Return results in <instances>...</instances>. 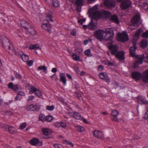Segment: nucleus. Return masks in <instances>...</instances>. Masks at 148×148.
Wrapping results in <instances>:
<instances>
[{
	"label": "nucleus",
	"mask_w": 148,
	"mask_h": 148,
	"mask_svg": "<svg viewBox=\"0 0 148 148\" xmlns=\"http://www.w3.org/2000/svg\"><path fill=\"white\" fill-rule=\"evenodd\" d=\"M94 35L98 39L110 40L113 39L114 32L113 30L111 28L106 29L105 31L99 29L95 32Z\"/></svg>",
	"instance_id": "f257e3e1"
},
{
	"label": "nucleus",
	"mask_w": 148,
	"mask_h": 148,
	"mask_svg": "<svg viewBox=\"0 0 148 148\" xmlns=\"http://www.w3.org/2000/svg\"><path fill=\"white\" fill-rule=\"evenodd\" d=\"M97 9V6L96 5L91 9L90 12L92 13V19L97 20L101 17H104L106 18H109L111 16V13L109 11L102 10L101 11H97L95 12L93 11Z\"/></svg>",
	"instance_id": "f03ea898"
},
{
	"label": "nucleus",
	"mask_w": 148,
	"mask_h": 148,
	"mask_svg": "<svg viewBox=\"0 0 148 148\" xmlns=\"http://www.w3.org/2000/svg\"><path fill=\"white\" fill-rule=\"evenodd\" d=\"M0 41L5 50L11 55L16 53L13 43L8 38L4 36L0 37Z\"/></svg>",
	"instance_id": "7ed1b4c3"
},
{
	"label": "nucleus",
	"mask_w": 148,
	"mask_h": 148,
	"mask_svg": "<svg viewBox=\"0 0 148 148\" xmlns=\"http://www.w3.org/2000/svg\"><path fill=\"white\" fill-rule=\"evenodd\" d=\"M21 26L24 28L25 30L27 32V33H29L33 35L36 34V32L33 27L25 20H22L21 21Z\"/></svg>",
	"instance_id": "20e7f679"
},
{
	"label": "nucleus",
	"mask_w": 148,
	"mask_h": 148,
	"mask_svg": "<svg viewBox=\"0 0 148 148\" xmlns=\"http://www.w3.org/2000/svg\"><path fill=\"white\" fill-rule=\"evenodd\" d=\"M68 114L76 119L80 120L83 121L84 123L87 122L86 119L82 116L80 113L78 112L70 111L68 112Z\"/></svg>",
	"instance_id": "39448f33"
},
{
	"label": "nucleus",
	"mask_w": 148,
	"mask_h": 148,
	"mask_svg": "<svg viewBox=\"0 0 148 148\" xmlns=\"http://www.w3.org/2000/svg\"><path fill=\"white\" fill-rule=\"evenodd\" d=\"M118 2H121L120 6L122 10H124L128 8L131 5V2L129 0H116Z\"/></svg>",
	"instance_id": "423d86ee"
},
{
	"label": "nucleus",
	"mask_w": 148,
	"mask_h": 148,
	"mask_svg": "<svg viewBox=\"0 0 148 148\" xmlns=\"http://www.w3.org/2000/svg\"><path fill=\"white\" fill-rule=\"evenodd\" d=\"M117 36L118 40L122 42H125L129 39L128 35L125 33L119 34Z\"/></svg>",
	"instance_id": "0eeeda50"
},
{
	"label": "nucleus",
	"mask_w": 148,
	"mask_h": 148,
	"mask_svg": "<svg viewBox=\"0 0 148 148\" xmlns=\"http://www.w3.org/2000/svg\"><path fill=\"white\" fill-rule=\"evenodd\" d=\"M41 27L49 33L51 32V26L47 20L43 21V23L41 25Z\"/></svg>",
	"instance_id": "6e6552de"
},
{
	"label": "nucleus",
	"mask_w": 148,
	"mask_h": 148,
	"mask_svg": "<svg viewBox=\"0 0 148 148\" xmlns=\"http://www.w3.org/2000/svg\"><path fill=\"white\" fill-rule=\"evenodd\" d=\"M98 76L100 78L103 79L107 83L110 82V79L108 77V75L105 72H102L98 74Z\"/></svg>",
	"instance_id": "1a4fd4ad"
},
{
	"label": "nucleus",
	"mask_w": 148,
	"mask_h": 148,
	"mask_svg": "<svg viewBox=\"0 0 148 148\" xmlns=\"http://www.w3.org/2000/svg\"><path fill=\"white\" fill-rule=\"evenodd\" d=\"M132 77L136 80L138 81L142 77L141 73L139 72H133L131 74Z\"/></svg>",
	"instance_id": "9d476101"
},
{
	"label": "nucleus",
	"mask_w": 148,
	"mask_h": 148,
	"mask_svg": "<svg viewBox=\"0 0 148 148\" xmlns=\"http://www.w3.org/2000/svg\"><path fill=\"white\" fill-rule=\"evenodd\" d=\"M115 56L117 58L120 60H125V52L123 51H118Z\"/></svg>",
	"instance_id": "9b49d317"
},
{
	"label": "nucleus",
	"mask_w": 148,
	"mask_h": 148,
	"mask_svg": "<svg viewBox=\"0 0 148 148\" xmlns=\"http://www.w3.org/2000/svg\"><path fill=\"white\" fill-rule=\"evenodd\" d=\"M103 3L104 5L108 8H114L115 6L114 1L112 0H105Z\"/></svg>",
	"instance_id": "f8f14e48"
},
{
	"label": "nucleus",
	"mask_w": 148,
	"mask_h": 148,
	"mask_svg": "<svg viewBox=\"0 0 148 148\" xmlns=\"http://www.w3.org/2000/svg\"><path fill=\"white\" fill-rule=\"evenodd\" d=\"M119 112L116 110H113L111 113V115L112 116L113 118L112 119V121H114L118 122L119 120L117 116L119 114Z\"/></svg>",
	"instance_id": "ddd939ff"
},
{
	"label": "nucleus",
	"mask_w": 148,
	"mask_h": 148,
	"mask_svg": "<svg viewBox=\"0 0 148 148\" xmlns=\"http://www.w3.org/2000/svg\"><path fill=\"white\" fill-rule=\"evenodd\" d=\"M109 49H110L111 53L113 55H115L118 52V48L115 45H111L109 46Z\"/></svg>",
	"instance_id": "4468645a"
},
{
	"label": "nucleus",
	"mask_w": 148,
	"mask_h": 148,
	"mask_svg": "<svg viewBox=\"0 0 148 148\" xmlns=\"http://www.w3.org/2000/svg\"><path fill=\"white\" fill-rule=\"evenodd\" d=\"M93 134L95 137L100 139H102L103 138V134L99 131L96 130L93 131Z\"/></svg>",
	"instance_id": "2eb2a0df"
},
{
	"label": "nucleus",
	"mask_w": 148,
	"mask_h": 148,
	"mask_svg": "<svg viewBox=\"0 0 148 148\" xmlns=\"http://www.w3.org/2000/svg\"><path fill=\"white\" fill-rule=\"evenodd\" d=\"M140 19V17L139 15H135L131 20V22L133 25L135 26L137 25Z\"/></svg>",
	"instance_id": "dca6fc26"
},
{
	"label": "nucleus",
	"mask_w": 148,
	"mask_h": 148,
	"mask_svg": "<svg viewBox=\"0 0 148 148\" xmlns=\"http://www.w3.org/2000/svg\"><path fill=\"white\" fill-rule=\"evenodd\" d=\"M8 88L14 91H16L18 88V85L17 84H14L12 82H10L8 85Z\"/></svg>",
	"instance_id": "f3484780"
},
{
	"label": "nucleus",
	"mask_w": 148,
	"mask_h": 148,
	"mask_svg": "<svg viewBox=\"0 0 148 148\" xmlns=\"http://www.w3.org/2000/svg\"><path fill=\"white\" fill-rule=\"evenodd\" d=\"M136 49V45L135 43H134V46L131 47L130 49V55L133 57L135 56V53Z\"/></svg>",
	"instance_id": "a211bd4d"
},
{
	"label": "nucleus",
	"mask_w": 148,
	"mask_h": 148,
	"mask_svg": "<svg viewBox=\"0 0 148 148\" xmlns=\"http://www.w3.org/2000/svg\"><path fill=\"white\" fill-rule=\"evenodd\" d=\"M138 103L141 104L143 105L148 104V101H147L145 98H143L141 97H138Z\"/></svg>",
	"instance_id": "6ab92c4d"
},
{
	"label": "nucleus",
	"mask_w": 148,
	"mask_h": 148,
	"mask_svg": "<svg viewBox=\"0 0 148 148\" xmlns=\"http://www.w3.org/2000/svg\"><path fill=\"white\" fill-rule=\"evenodd\" d=\"M110 20L111 21H112L117 24H119V19L116 15H113L111 16Z\"/></svg>",
	"instance_id": "aec40b11"
},
{
	"label": "nucleus",
	"mask_w": 148,
	"mask_h": 148,
	"mask_svg": "<svg viewBox=\"0 0 148 148\" xmlns=\"http://www.w3.org/2000/svg\"><path fill=\"white\" fill-rule=\"evenodd\" d=\"M60 81L64 84L65 85L66 84V79L64 73L60 74Z\"/></svg>",
	"instance_id": "412c9836"
},
{
	"label": "nucleus",
	"mask_w": 148,
	"mask_h": 148,
	"mask_svg": "<svg viewBox=\"0 0 148 148\" xmlns=\"http://www.w3.org/2000/svg\"><path fill=\"white\" fill-rule=\"evenodd\" d=\"M96 24L95 23L93 22L92 20H91L90 24L88 25V28L90 30L95 29L96 27Z\"/></svg>",
	"instance_id": "4be33fe9"
},
{
	"label": "nucleus",
	"mask_w": 148,
	"mask_h": 148,
	"mask_svg": "<svg viewBox=\"0 0 148 148\" xmlns=\"http://www.w3.org/2000/svg\"><path fill=\"white\" fill-rule=\"evenodd\" d=\"M142 31V29L139 28L136 31L135 33V35H134L133 37V39L134 40H137L138 39V38L140 35L141 32Z\"/></svg>",
	"instance_id": "5701e85b"
},
{
	"label": "nucleus",
	"mask_w": 148,
	"mask_h": 148,
	"mask_svg": "<svg viewBox=\"0 0 148 148\" xmlns=\"http://www.w3.org/2000/svg\"><path fill=\"white\" fill-rule=\"evenodd\" d=\"M37 108V106L36 105L32 104L27 106V110L32 111H34Z\"/></svg>",
	"instance_id": "b1692460"
},
{
	"label": "nucleus",
	"mask_w": 148,
	"mask_h": 148,
	"mask_svg": "<svg viewBox=\"0 0 148 148\" xmlns=\"http://www.w3.org/2000/svg\"><path fill=\"white\" fill-rule=\"evenodd\" d=\"M145 75H143L142 77L143 81L145 82H148V69L144 72Z\"/></svg>",
	"instance_id": "393cba45"
},
{
	"label": "nucleus",
	"mask_w": 148,
	"mask_h": 148,
	"mask_svg": "<svg viewBox=\"0 0 148 148\" xmlns=\"http://www.w3.org/2000/svg\"><path fill=\"white\" fill-rule=\"evenodd\" d=\"M84 0H76L75 2V4L77 6V8L83 5Z\"/></svg>",
	"instance_id": "a878e982"
},
{
	"label": "nucleus",
	"mask_w": 148,
	"mask_h": 148,
	"mask_svg": "<svg viewBox=\"0 0 148 148\" xmlns=\"http://www.w3.org/2000/svg\"><path fill=\"white\" fill-rule=\"evenodd\" d=\"M51 130L47 128H43L42 130L43 134L45 136H48L50 133Z\"/></svg>",
	"instance_id": "bb28decb"
},
{
	"label": "nucleus",
	"mask_w": 148,
	"mask_h": 148,
	"mask_svg": "<svg viewBox=\"0 0 148 148\" xmlns=\"http://www.w3.org/2000/svg\"><path fill=\"white\" fill-rule=\"evenodd\" d=\"M136 57L137 59L136 61L137 63L138 64H142L143 62L144 56L141 57L140 55H137Z\"/></svg>",
	"instance_id": "cd10ccee"
},
{
	"label": "nucleus",
	"mask_w": 148,
	"mask_h": 148,
	"mask_svg": "<svg viewBox=\"0 0 148 148\" xmlns=\"http://www.w3.org/2000/svg\"><path fill=\"white\" fill-rule=\"evenodd\" d=\"M29 143L33 146H36L37 145V138H33L29 142Z\"/></svg>",
	"instance_id": "c85d7f7f"
},
{
	"label": "nucleus",
	"mask_w": 148,
	"mask_h": 148,
	"mask_svg": "<svg viewBox=\"0 0 148 148\" xmlns=\"http://www.w3.org/2000/svg\"><path fill=\"white\" fill-rule=\"evenodd\" d=\"M52 16L50 14H48L47 15L46 17V19L44 20H47V22L49 23L50 21H53V20L52 19Z\"/></svg>",
	"instance_id": "c756f323"
},
{
	"label": "nucleus",
	"mask_w": 148,
	"mask_h": 148,
	"mask_svg": "<svg viewBox=\"0 0 148 148\" xmlns=\"http://www.w3.org/2000/svg\"><path fill=\"white\" fill-rule=\"evenodd\" d=\"M62 143L65 145H69L71 147H73L74 146L73 144L69 140L66 139L64 140H62Z\"/></svg>",
	"instance_id": "7c9ffc66"
},
{
	"label": "nucleus",
	"mask_w": 148,
	"mask_h": 148,
	"mask_svg": "<svg viewBox=\"0 0 148 148\" xmlns=\"http://www.w3.org/2000/svg\"><path fill=\"white\" fill-rule=\"evenodd\" d=\"M21 57L22 60L24 62L27 61L29 59L28 56L23 53L21 56Z\"/></svg>",
	"instance_id": "2f4dec72"
},
{
	"label": "nucleus",
	"mask_w": 148,
	"mask_h": 148,
	"mask_svg": "<svg viewBox=\"0 0 148 148\" xmlns=\"http://www.w3.org/2000/svg\"><path fill=\"white\" fill-rule=\"evenodd\" d=\"M141 47L143 48L146 47L147 45V42L146 40H143L140 42Z\"/></svg>",
	"instance_id": "473e14b6"
},
{
	"label": "nucleus",
	"mask_w": 148,
	"mask_h": 148,
	"mask_svg": "<svg viewBox=\"0 0 148 148\" xmlns=\"http://www.w3.org/2000/svg\"><path fill=\"white\" fill-rule=\"evenodd\" d=\"M72 57L73 59L75 61H81L79 60V57L76 54L73 53L72 55Z\"/></svg>",
	"instance_id": "72a5a7b5"
},
{
	"label": "nucleus",
	"mask_w": 148,
	"mask_h": 148,
	"mask_svg": "<svg viewBox=\"0 0 148 148\" xmlns=\"http://www.w3.org/2000/svg\"><path fill=\"white\" fill-rule=\"evenodd\" d=\"M52 3L55 7H58L59 6V3L57 0H53Z\"/></svg>",
	"instance_id": "f704fd0d"
},
{
	"label": "nucleus",
	"mask_w": 148,
	"mask_h": 148,
	"mask_svg": "<svg viewBox=\"0 0 148 148\" xmlns=\"http://www.w3.org/2000/svg\"><path fill=\"white\" fill-rule=\"evenodd\" d=\"M8 130L9 132L11 134L14 133L16 131L15 128L12 127H9Z\"/></svg>",
	"instance_id": "c9c22d12"
},
{
	"label": "nucleus",
	"mask_w": 148,
	"mask_h": 148,
	"mask_svg": "<svg viewBox=\"0 0 148 148\" xmlns=\"http://www.w3.org/2000/svg\"><path fill=\"white\" fill-rule=\"evenodd\" d=\"M37 90L35 87L34 86H32L30 88V90L29 92V93L30 94H32V93L34 92L36 95H37V94L36 92Z\"/></svg>",
	"instance_id": "e433bc0d"
},
{
	"label": "nucleus",
	"mask_w": 148,
	"mask_h": 148,
	"mask_svg": "<svg viewBox=\"0 0 148 148\" xmlns=\"http://www.w3.org/2000/svg\"><path fill=\"white\" fill-rule=\"evenodd\" d=\"M45 116L42 114H41L39 115L38 119L39 121H41L43 122L45 121Z\"/></svg>",
	"instance_id": "4c0bfd02"
},
{
	"label": "nucleus",
	"mask_w": 148,
	"mask_h": 148,
	"mask_svg": "<svg viewBox=\"0 0 148 148\" xmlns=\"http://www.w3.org/2000/svg\"><path fill=\"white\" fill-rule=\"evenodd\" d=\"M38 69L39 70H42L45 73L47 72V68L45 66H40L38 67Z\"/></svg>",
	"instance_id": "58836bf2"
},
{
	"label": "nucleus",
	"mask_w": 148,
	"mask_h": 148,
	"mask_svg": "<svg viewBox=\"0 0 148 148\" xmlns=\"http://www.w3.org/2000/svg\"><path fill=\"white\" fill-rule=\"evenodd\" d=\"M54 109V106L53 105H52L51 106H47L46 107V109L47 110L52 111Z\"/></svg>",
	"instance_id": "ea45409f"
},
{
	"label": "nucleus",
	"mask_w": 148,
	"mask_h": 148,
	"mask_svg": "<svg viewBox=\"0 0 148 148\" xmlns=\"http://www.w3.org/2000/svg\"><path fill=\"white\" fill-rule=\"evenodd\" d=\"M77 130L79 132H83L85 130L84 127L81 126H77Z\"/></svg>",
	"instance_id": "a19ab883"
},
{
	"label": "nucleus",
	"mask_w": 148,
	"mask_h": 148,
	"mask_svg": "<svg viewBox=\"0 0 148 148\" xmlns=\"http://www.w3.org/2000/svg\"><path fill=\"white\" fill-rule=\"evenodd\" d=\"M26 126V123L24 122L21 123L19 126V128L21 130L24 129Z\"/></svg>",
	"instance_id": "79ce46f5"
},
{
	"label": "nucleus",
	"mask_w": 148,
	"mask_h": 148,
	"mask_svg": "<svg viewBox=\"0 0 148 148\" xmlns=\"http://www.w3.org/2000/svg\"><path fill=\"white\" fill-rule=\"evenodd\" d=\"M45 121L48 122H50L53 119L52 116L50 115H48L45 117Z\"/></svg>",
	"instance_id": "37998d69"
},
{
	"label": "nucleus",
	"mask_w": 148,
	"mask_h": 148,
	"mask_svg": "<svg viewBox=\"0 0 148 148\" xmlns=\"http://www.w3.org/2000/svg\"><path fill=\"white\" fill-rule=\"evenodd\" d=\"M29 49L31 50H36L37 49V44L31 45L29 47Z\"/></svg>",
	"instance_id": "c03bdc74"
},
{
	"label": "nucleus",
	"mask_w": 148,
	"mask_h": 148,
	"mask_svg": "<svg viewBox=\"0 0 148 148\" xmlns=\"http://www.w3.org/2000/svg\"><path fill=\"white\" fill-rule=\"evenodd\" d=\"M142 6V8L145 10H147L148 9V4L146 3H143Z\"/></svg>",
	"instance_id": "a18cd8bd"
},
{
	"label": "nucleus",
	"mask_w": 148,
	"mask_h": 148,
	"mask_svg": "<svg viewBox=\"0 0 148 148\" xmlns=\"http://www.w3.org/2000/svg\"><path fill=\"white\" fill-rule=\"evenodd\" d=\"M15 76L16 79L21 80L22 79V75L17 72L15 73Z\"/></svg>",
	"instance_id": "49530a36"
},
{
	"label": "nucleus",
	"mask_w": 148,
	"mask_h": 148,
	"mask_svg": "<svg viewBox=\"0 0 148 148\" xmlns=\"http://www.w3.org/2000/svg\"><path fill=\"white\" fill-rule=\"evenodd\" d=\"M70 34L72 36H76V31L75 29H73L70 32Z\"/></svg>",
	"instance_id": "de8ad7c7"
},
{
	"label": "nucleus",
	"mask_w": 148,
	"mask_h": 148,
	"mask_svg": "<svg viewBox=\"0 0 148 148\" xmlns=\"http://www.w3.org/2000/svg\"><path fill=\"white\" fill-rule=\"evenodd\" d=\"M60 127H61L63 128H65L66 126V123L64 122H60Z\"/></svg>",
	"instance_id": "09e8293b"
},
{
	"label": "nucleus",
	"mask_w": 148,
	"mask_h": 148,
	"mask_svg": "<svg viewBox=\"0 0 148 148\" xmlns=\"http://www.w3.org/2000/svg\"><path fill=\"white\" fill-rule=\"evenodd\" d=\"M142 36L143 38H148V31L143 33L142 34Z\"/></svg>",
	"instance_id": "8fccbe9b"
},
{
	"label": "nucleus",
	"mask_w": 148,
	"mask_h": 148,
	"mask_svg": "<svg viewBox=\"0 0 148 148\" xmlns=\"http://www.w3.org/2000/svg\"><path fill=\"white\" fill-rule=\"evenodd\" d=\"M34 98V96L33 95H31L28 97L27 101V102H29L32 101Z\"/></svg>",
	"instance_id": "3c124183"
},
{
	"label": "nucleus",
	"mask_w": 148,
	"mask_h": 148,
	"mask_svg": "<svg viewBox=\"0 0 148 148\" xmlns=\"http://www.w3.org/2000/svg\"><path fill=\"white\" fill-rule=\"evenodd\" d=\"M5 114L10 116H12L13 114V112L12 111L10 110L6 111L5 112Z\"/></svg>",
	"instance_id": "603ef678"
},
{
	"label": "nucleus",
	"mask_w": 148,
	"mask_h": 148,
	"mask_svg": "<svg viewBox=\"0 0 148 148\" xmlns=\"http://www.w3.org/2000/svg\"><path fill=\"white\" fill-rule=\"evenodd\" d=\"M33 60H30L27 62V64L28 66H30L33 65Z\"/></svg>",
	"instance_id": "864d4df0"
},
{
	"label": "nucleus",
	"mask_w": 148,
	"mask_h": 148,
	"mask_svg": "<svg viewBox=\"0 0 148 148\" xmlns=\"http://www.w3.org/2000/svg\"><path fill=\"white\" fill-rule=\"evenodd\" d=\"M104 69V67L102 65H100L98 67V70L100 71H102Z\"/></svg>",
	"instance_id": "5fc2aeb1"
},
{
	"label": "nucleus",
	"mask_w": 148,
	"mask_h": 148,
	"mask_svg": "<svg viewBox=\"0 0 148 148\" xmlns=\"http://www.w3.org/2000/svg\"><path fill=\"white\" fill-rule=\"evenodd\" d=\"M85 21L86 19L85 18H83L79 19L78 20V23H80L81 24H82Z\"/></svg>",
	"instance_id": "6e6d98bb"
},
{
	"label": "nucleus",
	"mask_w": 148,
	"mask_h": 148,
	"mask_svg": "<svg viewBox=\"0 0 148 148\" xmlns=\"http://www.w3.org/2000/svg\"><path fill=\"white\" fill-rule=\"evenodd\" d=\"M85 54L87 56H89L90 54V49L86 50L84 52Z\"/></svg>",
	"instance_id": "4d7b16f0"
},
{
	"label": "nucleus",
	"mask_w": 148,
	"mask_h": 148,
	"mask_svg": "<svg viewBox=\"0 0 148 148\" xmlns=\"http://www.w3.org/2000/svg\"><path fill=\"white\" fill-rule=\"evenodd\" d=\"M38 97H39L41 98H42L43 97L41 92L38 89Z\"/></svg>",
	"instance_id": "13d9d810"
},
{
	"label": "nucleus",
	"mask_w": 148,
	"mask_h": 148,
	"mask_svg": "<svg viewBox=\"0 0 148 148\" xmlns=\"http://www.w3.org/2000/svg\"><path fill=\"white\" fill-rule=\"evenodd\" d=\"M148 118V111L146 112L144 115L143 116V119H146Z\"/></svg>",
	"instance_id": "bf43d9fd"
},
{
	"label": "nucleus",
	"mask_w": 148,
	"mask_h": 148,
	"mask_svg": "<svg viewBox=\"0 0 148 148\" xmlns=\"http://www.w3.org/2000/svg\"><path fill=\"white\" fill-rule=\"evenodd\" d=\"M90 40H85L83 42V44L84 45H87L89 41Z\"/></svg>",
	"instance_id": "052dcab7"
},
{
	"label": "nucleus",
	"mask_w": 148,
	"mask_h": 148,
	"mask_svg": "<svg viewBox=\"0 0 148 148\" xmlns=\"http://www.w3.org/2000/svg\"><path fill=\"white\" fill-rule=\"evenodd\" d=\"M60 122H57L55 123V126L57 127H60Z\"/></svg>",
	"instance_id": "680f3d73"
},
{
	"label": "nucleus",
	"mask_w": 148,
	"mask_h": 148,
	"mask_svg": "<svg viewBox=\"0 0 148 148\" xmlns=\"http://www.w3.org/2000/svg\"><path fill=\"white\" fill-rule=\"evenodd\" d=\"M53 146L55 148H61V145L60 144H54Z\"/></svg>",
	"instance_id": "e2e57ef3"
},
{
	"label": "nucleus",
	"mask_w": 148,
	"mask_h": 148,
	"mask_svg": "<svg viewBox=\"0 0 148 148\" xmlns=\"http://www.w3.org/2000/svg\"><path fill=\"white\" fill-rule=\"evenodd\" d=\"M42 145V142L39 140L38 139V146H41Z\"/></svg>",
	"instance_id": "0e129e2a"
},
{
	"label": "nucleus",
	"mask_w": 148,
	"mask_h": 148,
	"mask_svg": "<svg viewBox=\"0 0 148 148\" xmlns=\"http://www.w3.org/2000/svg\"><path fill=\"white\" fill-rule=\"evenodd\" d=\"M106 64H107L108 66H112L113 65V64L111 62L109 61L108 60L107 61V62L106 63Z\"/></svg>",
	"instance_id": "69168bd1"
},
{
	"label": "nucleus",
	"mask_w": 148,
	"mask_h": 148,
	"mask_svg": "<svg viewBox=\"0 0 148 148\" xmlns=\"http://www.w3.org/2000/svg\"><path fill=\"white\" fill-rule=\"evenodd\" d=\"M57 71V69L56 68H53L51 70V71L52 72L55 73Z\"/></svg>",
	"instance_id": "338daca9"
},
{
	"label": "nucleus",
	"mask_w": 148,
	"mask_h": 148,
	"mask_svg": "<svg viewBox=\"0 0 148 148\" xmlns=\"http://www.w3.org/2000/svg\"><path fill=\"white\" fill-rule=\"evenodd\" d=\"M138 63L136 62L135 63H134L133 67L134 68H136L138 66Z\"/></svg>",
	"instance_id": "774afa93"
}]
</instances>
